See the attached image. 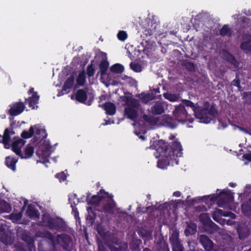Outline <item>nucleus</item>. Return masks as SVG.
<instances>
[{
	"mask_svg": "<svg viewBox=\"0 0 251 251\" xmlns=\"http://www.w3.org/2000/svg\"><path fill=\"white\" fill-rule=\"evenodd\" d=\"M100 202V199L99 198V195H95L91 197L88 201V204L90 205H98Z\"/></svg>",
	"mask_w": 251,
	"mask_h": 251,
	"instance_id": "42",
	"label": "nucleus"
},
{
	"mask_svg": "<svg viewBox=\"0 0 251 251\" xmlns=\"http://www.w3.org/2000/svg\"><path fill=\"white\" fill-rule=\"evenodd\" d=\"M98 251H106L105 248L102 245V243L100 242H98Z\"/></svg>",
	"mask_w": 251,
	"mask_h": 251,
	"instance_id": "59",
	"label": "nucleus"
},
{
	"mask_svg": "<svg viewBox=\"0 0 251 251\" xmlns=\"http://www.w3.org/2000/svg\"><path fill=\"white\" fill-rule=\"evenodd\" d=\"M205 230L210 233H213L219 229V227L210 218H207L203 223Z\"/></svg>",
	"mask_w": 251,
	"mask_h": 251,
	"instance_id": "16",
	"label": "nucleus"
},
{
	"mask_svg": "<svg viewBox=\"0 0 251 251\" xmlns=\"http://www.w3.org/2000/svg\"><path fill=\"white\" fill-rule=\"evenodd\" d=\"M97 231L99 235L102 238V239H104L106 233L104 229L101 226H98L97 228Z\"/></svg>",
	"mask_w": 251,
	"mask_h": 251,
	"instance_id": "51",
	"label": "nucleus"
},
{
	"mask_svg": "<svg viewBox=\"0 0 251 251\" xmlns=\"http://www.w3.org/2000/svg\"><path fill=\"white\" fill-rule=\"evenodd\" d=\"M7 234H6L5 229L2 224L0 225V239L3 243L6 242Z\"/></svg>",
	"mask_w": 251,
	"mask_h": 251,
	"instance_id": "44",
	"label": "nucleus"
},
{
	"mask_svg": "<svg viewBox=\"0 0 251 251\" xmlns=\"http://www.w3.org/2000/svg\"><path fill=\"white\" fill-rule=\"evenodd\" d=\"M182 66L189 72L192 73L195 71V65L193 62L185 60L182 62Z\"/></svg>",
	"mask_w": 251,
	"mask_h": 251,
	"instance_id": "34",
	"label": "nucleus"
},
{
	"mask_svg": "<svg viewBox=\"0 0 251 251\" xmlns=\"http://www.w3.org/2000/svg\"><path fill=\"white\" fill-rule=\"evenodd\" d=\"M96 218V217H95V216L92 215L91 214H88V215H87V216L86 217L87 220H90L92 222H94Z\"/></svg>",
	"mask_w": 251,
	"mask_h": 251,
	"instance_id": "64",
	"label": "nucleus"
},
{
	"mask_svg": "<svg viewBox=\"0 0 251 251\" xmlns=\"http://www.w3.org/2000/svg\"><path fill=\"white\" fill-rule=\"evenodd\" d=\"M56 240L64 250L66 251H72L73 240L70 235L67 234H57Z\"/></svg>",
	"mask_w": 251,
	"mask_h": 251,
	"instance_id": "6",
	"label": "nucleus"
},
{
	"mask_svg": "<svg viewBox=\"0 0 251 251\" xmlns=\"http://www.w3.org/2000/svg\"><path fill=\"white\" fill-rule=\"evenodd\" d=\"M12 210L11 205L4 200H0V213H9Z\"/></svg>",
	"mask_w": 251,
	"mask_h": 251,
	"instance_id": "31",
	"label": "nucleus"
},
{
	"mask_svg": "<svg viewBox=\"0 0 251 251\" xmlns=\"http://www.w3.org/2000/svg\"><path fill=\"white\" fill-rule=\"evenodd\" d=\"M25 141L19 137H14L12 144V150L17 155L21 156V148L24 145Z\"/></svg>",
	"mask_w": 251,
	"mask_h": 251,
	"instance_id": "12",
	"label": "nucleus"
},
{
	"mask_svg": "<svg viewBox=\"0 0 251 251\" xmlns=\"http://www.w3.org/2000/svg\"><path fill=\"white\" fill-rule=\"evenodd\" d=\"M163 96L166 99L172 102L176 101L178 99V97L176 95L172 93H164Z\"/></svg>",
	"mask_w": 251,
	"mask_h": 251,
	"instance_id": "43",
	"label": "nucleus"
},
{
	"mask_svg": "<svg viewBox=\"0 0 251 251\" xmlns=\"http://www.w3.org/2000/svg\"><path fill=\"white\" fill-rule=\"evenodd\" d=\"M241 210L245 216L251 218V197L248 201L242 203Z\"/></svg>",
	"mask_w": 251,
	"mask_h": 251,
	"instance_id": "19",
	"label": "nucleus"
},
{
	"mask_svg": "<svg viewBox=\"0 0 251 251\" xmlns=\"http://www.w3.org/2000/svg\"><path fill=\"white\" fill-rule=\"evenodd\" d=\"M118 39L122 41H124L127 38V34L125 31L121 30L117 34Z\"/></svg>",
	"mask_w": 251,
	"mask_h": 251,
	"instance_id": "49",
	"label": "nucleus"
},
{
	"mask_svg": "<svg viewBox=\"0 0 251 251\" xmlns=\"http://www.w3.org/2000/svg\"><path fill=\"white\" fill-rule=\"evenodd\" d=\"M39 100V96L38 95L37 92L34 93L31 97H29L27 99H25V102H28V106L32 109H34L35 105L38 102Z\"/></svg>",
	"mask_w": 251,
	"mask_h": 251,
	"instance_id": "28",
	"label": "nucleus"
},
{
	"mask_svg": "<svg viewBox=\"0 0 251 251\" xmlns=\"http://www.w3.org/2000/svg\"><path fill=\"white\" fill-rule=\"evenodd\" d=\"M22 217V213L21 212L18 213H12L8 216V219L13 222L20 220Z\"/></svg>",
	"mask_w": 251,
	"mask_h": 251,
	"instance_id": "45",
	"label": "nucleus"
},
{
	"mask_svg": "<svg viewBox=\"0 0 251 251\" xmlns=\"http://www.w3.org/2000/svg\"><path fill=\"white\" fill-rule=\"evenodd\" d=\"M22 239L26 243L29 251H33L35 250L34 240L30 236L24 234L22 237Z\"/></svg>",
	"mask_w": 251,
	"mask_h": 251,
	"instance_id": "24",
	"label": "nucleus"
},
{
	"mask_svg": "<svg viewBox=\"0 0 251 251\" xmlns=\"http://www.w3.org/2000/svg\"><path fill=\"white\" fill-rule=\"evenodd\" d=\"M10 107L8 113L11 116H16L24 111L25 104L23 102L19 101L10 105Z\"/></svg>",
	"mask_w": 251,
	"mask_h": 251,
	"instance_id": "11",
	"label": "nucleus"
},
{
	"mask_svg": "<svg viewBox=\"0 0 251 251\" xmlns=\"http://www.w3.org/2000/svg\"><path fill=\"white\" fill-rule=\"evenodd\" d=\"M109 66V63L106 59H102L100 63L99 67L100 73L101 76L106 75Z\"/></svg>",
	"mask_w": 251,
	"mask_h": 251,
	"instance_id": "27",
	"label": "nucleus"
},
{
	"mask_svg": "<svg viewBox=\"0 0 251 251\" xmlns=\"http://www.w3.org/2000/svg\"><path fill=\"white\" fill-rule=\"evenodd\" d=\"M142 95H143V97L141 98V99L143 100V101L145 103L150 102V101L156 99V96L153 95V94L151 92L148 94H142Z\"/></svg>",
	"mask_w": 251,
	"mask_h": 251,
	"instance_id": "41",
	"label": "nucleus"
},
{
	"mask_svg": "<svg viewBox=\"0 0 251 251\" xmlns=\"http://www.w3.org/2000/svg\"><path fill=\"white\" fill-rule=\"evenodd\" d=\"M17 162L18 159L10 156H7L5 160L6 166L14 172L16 170V163Z\"/></svg>",
	"mask_w": 251,
	"mask_h": 251,
	"instance_id": "23",
	"label": "nucleus"
},
{
	"mask_svg": "<svg viewBox=\"0 0 251 251\" xmlns=\"http://www.w3.org/2000/svg\"><path fill=\"white\" fill-rule=\"evenodd\" d=\"M151 93L153 94V95L156 96V99L159 98L161 97L160 94V89L159 88H154L151 91Z\"/></svg>",
	"mask_w": 251,
	"mask_h": 251,
	"instance_id": "55",
	"label": "nucleus"
},
{
	"mask_svg": "<svg viewBox=\"0 0 251 251\" xmlns=\"http://www.w3.org/2000/svg\"><path fill=\"white\" fill-rule=\"evenodd\" d=\"M176 121V119H175L168 115H165L163 117L162 122L165 126L174 129L177 126Z\"/></svg>",
	"mask_w": 251,
	"mask_h": 251,
	"instance_id": "17",
	"label": "nucleus"
},
{
	"mask_svg": "<svg viewBox=\"0 0 251 251\" xmlns=\"http://www.w3.org/2000/svg\"><path fill=\"white\" fill-rule=\"evenodd\" d=\"M174 115L178 122L182 123L188 120L190 116L188 114L185 106L182 104H179L176 107L174 111Z\"/></svg>",
	"mask_w": 251,
	"mask_h": 251,
	"instance_id": "8",
	"label": "nucleus"
},
{
	"mask_svg": "<svg viewBox=\"0 0 251 251\" xmlns=\"http://www.w3.org/2000/svg\"><path fill=\"white\" fill-rule=\"evenodd\" d=\"M158 251H170L168 244L166 242L161 243Z\"/></svg>",
	"mask_w": 251,
	"mask_h": 251,
	"instance_id": "52",
	"label": "nucleus"
},
{
	"mask_svg": "<svg viewBox=\"0 0 251 251\" xmlns=\"http://www.w3.org/2000/svg\"><path fill=\"white\" fill-rule=\"evenodd\" d=\"M98 195H99V198L100 199V201H101L105 198L112 199L113 195L112 194H109L108 192L105 191L104 189H100L98 192Z\"/></svg>",
	"mask_w": 251,
	"mask_h": 251,
	"instance_id": "40",
	"label": "nucleus"
},
{
	"mask_svg": "<svg viewBox=\"0 0 251 251\" xmlns=\"http://www.w3.org/2000/svg\"><path fill=\"white\" fill-rule=\"evenodd\" d=\"M199 240L206 251H211L213 250L214 243L207 235L204 234L201 235L199 237Z\"/></svg>",
	"mask_w": 251,
	"mask_h": 251,
	"instance_id": "13",
	"label": "nucleus"
},
{
	"mask_svg": "<svg viewBox=\"0 0 251 251\" xmlns=\"http://www.w3.org/2000/svg\"><path fill=\"white\" fill-rule=\"evenodd\" d=\"M233 198L231 190L224 189L220 193L217 205L219 207L225 208L233 201Z\"/></svg>",
	"mask_w": 251,
	"mask_h": 251,
	"instance_id": "5",
	"label": "nucleus"
},
{
	"mask_svg": "<svg viewBox=\"0 0 251 251\" xmlns=\"http://www.w3.org/2000/svg\"><path fill=\"white\" fill-rule=\"evenodd\" d=\"M87 211L88 214L95 216V217L97 216L96 213L94 212L93 209L91 207H88L87 208Z\"/></svg>",
	"mask_w": 251,
	"mask_h": 251,
	"instance_id": "63",
	"label": "nucleus"
},
{
	"mask_svg": "<svg viewBox=\"0 0 251 251\" xmlns=\"http://www.w3.org/2000/svg\"><path fill=\"white\" fill-rule=\"evenodd\" d=\"M109 248L111 251H122L121 248L116 247L114 246H110Z\"/></svg>",
	"mask_w": 251,
	"mask_h": 251,
	"instance_id": "61",
	"label": "nucleus"
},
{
	"mask_svg": "<svg viewBox=\"0 0 251 251\" xmlns=\"http://www.w3.org/2000/svg\"><path fill=\"white\" fill-rule=\"evenodd\" d=\"M53 218H52L49 214H44L42 215V222L44 223V226L50 228Z\"/></svg>",
	"mask_w": 251,
	"mask_h": 251,
	"instance_id": "35",
	"label": "nucleus"
},
{
	"mask_svg": "<svg viewBox=\"0 0 251 251\" xmlns=\"http://www.w3.org/2000/svg\"><path fill=\"white\" fill-rule=\"evenodd\" d=\"M187 226L184 230V234L186 236L195 235L197 232V225L194 222L186 223Z\"/></svg>",
	"mask_w": 251,
	"mask_h": 251,
	"instance_id": "20",
	"label": "nucleus"
},
{
	"mask_svg": "<svg viewBox=\"0 0 251 251\" xmlns=\"http://www.w3.org/2000/svg\"><path fill=\"white\" fill-rule=\"evenodd\" d=\"M99 107L102 108L105 111L106 114L113 115L116 112L115 104L111 102H105L104 104H99Z\"/></svg>",
	"mask_w": 251,
	"mask_h": 251,
	"instance_id": "15",
	"label": "nucleus"
},
{
	"mask_svg": "<svg viewBox=\"0 0 251 251\" xmlns=\"http://www.w3.org/2000/svg\"><path fill=\"white\" fill-rule=\"evenodd\" d=\"M178 231L175 230L170 236L169 241L172 248V251H183L184 248L179 239Z\"/></svg>",
	"mask_w": 251,
	"mask_h": 251,
	"instance_id": "7",
	"label": "nucleus"
},
{
	"mask_svg": "<svg viewBox=\"0 0 251 251\" xmlns=\"http://www.w3.org/2000/svg\"><path fill=\"white\" fill-rule=\"evenodd\" d=\"M142 34L141 37L146 42L150 41V38L156 31L158 25L156 22L150 19H145L142 22Z\"/></svg>",
	"mask_w": 251,
	"mask_h": 251,
	"instance_id": "3",
	"label": "nucleus"
},
{
	"mask_svg": "<svg viewBox=\"0 0 251 251\" xmlns=\"http://www.w3.org/2000/svg\"><path fill=\"white\" fill-rule=\"evenodd\" d=\"M48 150H49L48 149L46 148L45 152H44V153H48V155H46L45 156L43 155V156L41 157V158L43 160V163H47V162H49V156L50 155V153H49L48 152Z\"/></svg>",
	"mask_w": 251,
	"mask_h": 251,
	"instance_id": "54",
	"label": "nucleus"
},
{
	"mask_svg": "<svg viewBox=\"0 0 251 251\" xmlns=\"http://www.w3.org/2000/svg\"><path fill=\"white\" fill-rule=\"evenodd\" d=\"M55 177L58 179L59 181L61 182L66 180L67 176L64 172L57 173L55 175Z\"/></svg>",
	"mask_w": 251,
	"mask_h": 251,
	"instance_id": "50",
	"label": "nucleus"
},
{
	"mask_svg": "<svg viewBox=\"0 0 251 251\" xmlns=\"http://www.w3.org/2000/svg\"><path fill=\"white\" fill-rule=\"evenodd\" d=\"M50 229H55L58 231H65L67 229V225L63 219L56 217L53 218Z\"/></svg>",
	"mask_w": 251,
	"mask_h": 251,
	"instance_id": "9",
	"label": "nucleus"
},
{
	"mask_svg": "<svg viewBox=\"0 0 251 251\" xmlns=\"http://www.w3.org/2000/svg\"><path fill=\"white\" fill-rule=\"evenodd\" d=\"M34 152V148L30 145L29 144H28L25 150V156H24L23 154L22 153L21 156H20L21 158H30L33 154Z\"/></svg>",
	"mask_w": 251,
	"mask_h": 251,
	"instance_id": "33",
	"label": "nucleus"
},
{
	"mask_svg": "<svg viewBox=\"0 0 251 251\" xmlns=\"http://www.w3.org/2000/svg\"><path fill=\"white\" fill-rule=\"evenodd\" d=\"M222 57L224 60L230 64L233 68L237 69L239 67L240 63L230 52L226 50H223L222 51Z\"/></svg>",
	"mask_w": 251,
	"mask_h": 251,
	"instance_id": "10",
	"label": "nucleus"
},
{
	"mask_svg": "<svg viewBox=\"0 0 251 251\" xmlns=\"http://www.w3.org/2000/svg\"><path fill=\"white\" fill-rule=\"evenodd\" d=\"M111 72L116 74H121L124 71V66L119 63L113 65L110 68Z\"/></svg>",
	"mask_w": 251,
	"mask_h": 251,
	"instance_id": "36",
	"label": "nucleus"
},
{
	"mask_svg": "<svg viewBox=\"0 0 251 251\" xmlns=\"http://www.w3.org/2000/svg\"><path fill=\"white\" fill-rule=\"evenodd\" d=\"M155 149L161 157L157 162V166L161 169H165L169 165H178L177 158L182 155V148L177 140L169 144L159 140L155 145Z\"/></svg>",
	"mask_w": 251,
	"mask_h": 251,
	"instance_id": "1",
	"label": "nucleus"
},
{
	"mask_svg": "<svg viewBox=\"0 0 251 251\" xmlns=\"http://www.w3.org/2000/svg\"><path fill=\"white\" fill-rule=\"evenodd\" d=\"M99 104H100V102L101 101L108 100V96L107 94L101 95V96H100L99 97Z\"/></svg>",
	"mask_w": 251,
	"mask_h": 251,
	"instance_id": "57",
	"label": "nucleus"
},
{
	"mask_svg": "<svg viewBox=\"0 0 251 251\" xmlns=\"http://www.w3.org/2000/svg\"><path fill=\"white\" fill-rule=\"evenodd\" d=\"M75 76L74 75H71L65 80L62 91L65 93L69 92V89H71L74 84Z\"/></svg>",
	"mask_w": 251,
	"mask_h": 251,
	"instance_id": "26",
	"label": "nucleus"
},
{
	"mask_svg": "<svg viewBox=\"0 0 251 251\" xmlns=\"http://www.w3.org/2000/svg\"><path fill=\"white\" fill-rule=\"evenodd\" d=\"M130 67L133 71L137 73L140 72L142 71V67L139 63L131 62Z\"/></svg>",
	"mask_w": 251,
	"mask_h": 251,
	"instance_id": "48",
	"label": "nucleus"
},
{
	"mask_svg": "<svg viewBox=\"0 0 251 251\" xmlns=\"http://www.w3.org/2000/svg\"><path fill=\"white\" fill-rule=\"evenodd\" d=\"M243 99L246 100L248 105H251V91L244 92L242 94Z\"/></svg>",
	"mask_w": 251,
	"mask_h": 251,
	"instance_id": "47",
	"label": "nucleus"
},
{
	"mask_svg": "<svg viewBox=\"0 0 251 251\" xmlns=\"http://www.w3.org/2000/svg\"><path fill=\"white\" fill-rule=\"evenodd\" d=\"M200 112H197L198 118L201 123L208 124L210 123L213 118H215L218 115V111L214 105L209 108V103L206 101L204 103L203 107L199 108Z\"/></svg>",
	"mask_w": 251,
	"mask_h": 251,
	"instance_id": "2",
	"label": "nucleus"
},
{
	"mask_svg": "<svg viewBox=\"0 0 251 251\" xmlns=\"http://www.w3.org/2000/svg\"><path fill=\"white\" fill-rule=\"evenodd\" d=\"M143 119L144 121L148 122V123H151L153 121V117L152 116H149L148 115L144 114L143 115Z\"/></svg>",
	"mask_w": 251,
	"mask_h": 251,
	"instance_id": "56",
	"label": "nucleus"
},
{
	"mask_svg": "<svg viewBox=\"0 0 251 251\" xmlns=\"http://www.w3.org/2000/svg\"><path fill=\"white\" fill-rule=\"evenodd\" d=\"M26 213L31 219H38L40 217L39 211L35 207L34 205L32 204H29L28 206Z\"/></svg>",
	"mask_w": 251,
	"mask_h": 251,
	"instance_id": "25",
	"label": "nucleus"
},
{
	"mask_svg": "<svg viewBox=\"0 0 251 251\" xmlns=\"http://www.w3.org/2000/svg\"><path fill=\"white\" fill-rule=\"evenodd\" d=\"M151 111L154 115L162 114L165 111L164 103L161 101H156L151 107Z\"/></svg>",
	"mask_w": 251,
	"mask_h": 251,
	"instance_id": "18",
	"label": "nucleus"
},
{
	"mask_svg": "<svg viewBox=\"0 0 251 251\" xmlns=\"http://www.w3.org/2000/svg\"><path fill=\"white\" fill-rule=\"evenodd\" d=\"M103 210L106 213L112 214L114 212V205L111 202H107L103 206Z\"/></svg>",
	"mask_w": 251,
	"mask_h": 251,
	"instance_id": "38",
	"label": "nucleus"
},
{
	"mask_svg": "<svg viewBox=\"0 0 251 251\" xmlns=\"http://www.w3.org/2000/svg\"><path fill=\"white\" fill-rule=\"evenodd\" d=\"M34 133V128L32 126H31L28 131L24 130L22 132L21 136L24 139H28L33 136Z\"/></svg>",
	"mask_w": 251,
	"mask_h": 251,
	"instance_id": "39",
	"label": "nucleus"
},
{
	"mask_svg": "<svg viewBox=\"0 0 251 251\" xmlns=\"http://www.w3.org/2000/svg\"><path fill=\"white\" fill-rule=\"evenodd\" d=\"M243 157L249 162H251V153L244 154Z\"/></svg>",
	"mask_w": 251,
	"mask_h": 251,
	"instance_id": "62",
	"label": "nucleus"
},
{
	"mask_svg": "<svg viewBox=\"0 0 251 251\" xmlns=\"http://www.w3.org/2000/svg\"><path fill=\"white\" fill-rule=\"evenodd\" d=\"M35 134L37 135H40L41 133V132L45 131L44 129H42L39 127L35 125Z\"/></svg>",
	"mask_w": 251,
	"mask_h": 251,
	"instance_id": "58",
	"label": "nucleus"
},
{
	"mask_svg": "<svg viewBox=\"0 0 251 251\" xmlns=\"http://www.w3.org/2000/svg\"><path fill=\"white\" fill-rule=\"evenodd\" d=\"M184 104L187 107H191L194 113L195 116L198 118V111L200 112L199 108L201 109V106L196 105L192 101L190 100H185L183 101Z\"/></svg>",
	"mask_w": 251,
	"mask_h": 251,
	"instance_id": "29",
	"label": "nucleus"
},
{
	"mask_svg": "<svg viewBox=\"0 0 251 251\" xmlns=\"http://www.w3.org/2000/svg\"><path fill=\"white\" fill-rule=\"evenodd\" d=\"M241 80L239 78V75H236L235 78L232 81L231 85L234 86H239L240 85Z\"/></svg>",
	"mask_w": 251,
	"mask_h": 251,
	"instance_id": "53",
	"label": "nucleus"
},
{
	"mask_svg": "<svg viewBox=\"0 0 251 251\" xmlns=\"http://www.w3.org/2000/svg\"><path fill=\"white\" fill-rule=\"evenodd\" d=\"M76 83L80 86H83L86 82V73L84 70L79 72L76 77Z\"/></svg>",
	"mask_w": 251,
	"mask_h": 251,
	"instance_id": "32",
	"label": "nucleus"
},
{
	"mask_svg": "<svg viewBox=\"0 0 251 251\" xmlns=\"http://www.w3.org/2000/svg\"><path fill=\"white\" fill-rule=\"evenodd\" d=\"M239 238L240 240H244L250 234V230L245 225H243L238 227L237 229Z\"/></svg>",
	"mask_w": 251,
	"mask_h": 251,
	"instance_id": "22",
	"label": "nucleus"
},
{
	"mask_svg": "<svg viewBox=\"0 0 251 251\" xmlns=\"http://www.w3.org/2000/svg\"><path fill=\"white\" fill-rule=\"evenodd\" d=\"M140 106L139 100L132 98L126 103V106L125 108V114L127 117L132 120H134L138 117V112Z\"/></svg>",
	"mask_w": 251,
	"mask_h": 251,
	"instance_id": "4",
	"label": "nucleus"
},
{
	"mask_svg": "<svg viewBox=\"0 0 251 251\" xmlns=\"http://www.w3.org/2000/svg\"><path fill=\"white\" fill-rule=\"evenodd\" d=\"M240 48L245 53H251V39H247L241 42Z\"/></svg>",
	"mask_w": 251,
	"mask_h": 251,
	"instance_id": "30",
	"label": "nucleus"
},
{
	"mask_svg": "<svg viewBox=\"0 0 251 251\" xmlns=\"http://www.w3.org/2000/svg\"><path fill=\"white\" fill-rule=\"evenodd\" d=\"M220 35L222 36H231V31L230 28L227 25H225L220 30Z\"/></svg>",
	"mask_w": 251,
	"mask_h": 251,
	"instance_id": "37",
	"label": "nucleus"
},
{
	"mask_svg": "<svg viewBox=\"0 0 251 251\" xmlns=\"http://www.w3.org/2000/svg\"><path fill=\"white\" fill-rule=\"evenodd\" d=\"M9 120L10 121V127L9 128L10 131H13V129L14 125L16 124L15 121H14V118H9Z\"/></svg>",
	"mask_w": 251,
	"mask_h": 251,
	"instance_id": "60",
	"label": "nucleus"
},
{
	"mask_svg": "<svg viewBox=\"0 0 251 251\" xmlns=\"http://www.w3.org/2000/svg\"><path fill=\"white\" fill-rule=\"evenodd\" d=\"M14 134L15 132L14 131H10L9 128H6L4 131L3 136L0 134V143H2L4 145L5 148H9V142L11 140V135Z\"/></svg>",
	"mask_w": 251,
	"mask_h": 251,
	"instance_id": "14",
	"label": "nucleus"
},
{
	"mask_svg": "<svg viewBox=\"0 0 251 251\" xmlns=\"http://www.w3.org/2000/svg\"><path fill=\"white\" fill-rule=\"evenodd\" d=\"M93 61H91V63L88 65L87 67V75L89 77H91L94 76L95 74V69L92 64Z\"/></svg>",
	"mask_w": 251,
	"mask_h": 251,
	"instance_id": "46",
	"label": "nucleus"
},
{
	"mask_svg": "<svg viewBox=\"0 0 251 251\" xmlns=\"http://www.w3.org/2000/svg\"><path fill=\"white\" fill-rule=\"evenodd\" d=\"M75 100L82 103H86L87 99V91L84 89H78L75 94Z\"/></svg>",
	"mask_w": 251,
	"mask_h": 251,
	"instance_id": "21",
	"label": "nucleus"
}]
</instances>
